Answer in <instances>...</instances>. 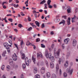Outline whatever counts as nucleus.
<instances>
[{
  "label": "nucleus",
  "mask_w": 78,
  "mask_h": 78,
  "mask_svg": "<svg viewBox=\"0 0 78 78\" xmlns=\"http://www.w3.org/2000/svg\"><path fill=\"white\" fill-rule=\"evenodd\" d=\"M56 72H58L59 69V65H58V64H56Z\"/></svg>",
  "instance_id": "nucleus-19"
},
{
  "label": "nucleus",
  "mask_w": 78,
  "mask_h": 78,
  "mask_svg": "<svg viewBox=\"0 0 78 78\" xmlns=\"http://www.w3.org/2000/svg\"><path fill=\"white\" fill-rule=\"evenodd\" d=\"M18 26L19 27L21 28L22 27V25L21 24H18Z\"/></svg>",
  "instance_id": "nucleus-51"
},
{
  "label": "nucleus",
  "mask_w": 78,
  "mask_h": 78,
  "mask_svg": "<svg viewBox=\"0 0 78 78\" xmlns=\"http://www.w3.org/2000/svg\"><path fill=\"white\" fill-rule=\"evenodd\" d=\"M6 54V51H5L4 52L2 53V56L4 57L5 56V54Z\"/></svg>",
  "instance_id": "nucleus-20"
},
{
  "label": "nucleus",
  "mask_w": 78,
  "mask_h": 78,
  "mask_svg": "<svg viewBox=\"0 0 78 78\" xmlns=\"http://www.w3.org/2000/svg\"><path fill=\"white\" fill-rule=\"evenodd\" d=\"M32 59L33 62H34V64H35V62H36V58H34V57L33 56L32 57Z\"/></svg>",
  "instance_id": "nucleus-16"
},
{
  "label": "nucleus",
  "mask_w": 78,
  "mask_h": 78,
  "mask_svg": "<svg viewBox=\"0 0 78 78\" xmlns=\"http://www.w3.org/2000/svg\"><path fill=\"white\" fill-rule=\"evenodd\" d=\"M69 39L68 38H67L64 40V42L65 43H67L69 41Z\"/></svg>",
  "instance_id": "nucleus-13"
},
{
  "label": "nucleus",
  "mask_w": 78,
  "mask_h": 78,
  "mask_svg": "<svg viewBox=\"0 0 78 78\" xmlns=\"http://www.w3.org/2000/svg\"><path fill=\"white\" fill-rule=\"evenodd\" d=\"M70 20L71 18H70V17L68 18L67 21V24L68 25H70Z\"/></svg>",
  "instance_id": "nucleus-10"
},
{
  "label": "nucleus",
  "mask_w": 78,
  "mask_h": 78,
  "mask_svg": "<svg viewBox=\"0 0 78 78\" xmlns=\"http://www.w3.org/2000/svg\"><path fill=\"white\" fill-rule=\"evenodd\" d=\"M48 8L49 9H52L53 8V7L52 6V5H50V4L49 5V6H48Z\"/></svg>",
  "instance_id": "nucleus-48"
},
{
  "label": "nucleus",
  "mask_w": 78,
  "mask_h": 78,
  "mask_svg": "<svg viewBox=\"0 0 78 78\" xmlns=\"http://www.w3.org/2000/svg\"><path fill=\"white\" fill-rule=\"evenodd\" d=\"M50 66L51 68H53L54 67V64L52 62H51L50 63Z\"/></svg>",
  "instance_id": "nucleus-15"
},
{
  "label": "nucleus",
  "mask_w": 78,
  "mask_h": 78,
  "mask_svg": "<svg viewBox=\"0 0 78 78\" xmlns=\"http://www.w3.org/2000/svg\"><path fill=\"white\" fill-rule=\"evenodd\" d=\"M32 27H29V28H28L27 29V30H28L29 31H30L31 30H32Z\"/></svg>",
  "instance_id": "nucleus-42"
},
{
  "label": "nucleus",
  "mask_w": 78,
  "mask_h": 78,
  "mask_svg": "<svg viewBox=\"0 0 78 78\" xmlns=\"http://www.w3.org/2000/svg\"><path fill=\"white\" fill-rule=\"evenodd\" d=\"M33 13H37V12L36 10H34L33 12Z\"/></svg>",
  "instance_id": "nucleus-55"
},
{
  "label": "nucleus",
  "mask_w": 78,
  "mask_h": 78,
  "mask_svg": "<svg viewBox=\"0 0 78 78\" xmlns=\"http://www.w3.org/2000/svg\"><path fill=\"white\" fill-rule=\"evenodd\" d=\"M1 78H6V76H5V75H3L2 76Z\"/></svg>",
  "instance_id": "nucleus-61"
},
{
  "label": "nucleus",
  "mask_w": 78,
  "mask_h": 78,
  "mask_svg": "<svg viewBox=\"0 0 78 78\" xmlns=\"http://www.w3.org/2000/svg\"><path fill=\"white\" fill-rule=\"evenodd\" d=\"M30 24L31 25L32 27H34V28L35 27H37V26H36V25H34V23H30Z\"/></svg>",
  "instance_id": "nucleus-18"
},
{
  "label": "nucleus",
  "mask_w": 78,
  "mask_h": 78,
  "mask_svg": "<svg viewBox=\"0 0 78 78\" xmlns=\"http://www.w3.org/2000/svg\"><path fill=\"white\" fill-rule=\"evenodd\" d=\"M45 63H46V65L47 66V67H48V61H45Z\"/></svg>",
  "instance_id": "nucleus-36"
},
{
  "label": "nucleus",
  "mask_w": 78,
  "mask_h": 78,
  "mask_svg": "<svg viewBox=\"0 0 78 78\" xmlns=\"http://www.w3.org/2000/svg\"><path fill=\"white\" fill-rule=\"evenodd\" d=\"M46 76L48 78H49L51 76V74L50 72H47L46 73Z\"/></svg>",
  "instance_id": "nucleus-23"
},
{
  "label": "nucleus",
  "mask_w": 78,
  "mask_h": 78,
  "mask_svg": "<svg viewBox=\"0 0 78 78\" xmlns=\"http://www.w3.org/2000/svg\"><path fill=\"white\" fill-rule=\"evenodd\" d=\"M56 48H54V55H56Z\"/></svg>",
  "instance_id": "nucleus-37"
},
{
  "label": "nucleus",
  "mask_w": 78,
  "mask_h": 78,
  "mask_svg": "<svg viewBox=\"0 0 78 78\" xmlns=\"http://www.w3.org/2000/svg\"><path fill=\"white\" fill-rule=\"evenodd\" d=\"M52 77L53 78H56V75L55 73H53L52 75Z\"/></svg>",
  "instance_id": "nucleus-28"
},
{
  "label": "nucleus",
  "mask_w": 78,
  "mask_h": 78,
  "mask_svg": "<svg viewBox=\"0 0 78 78\" xmlns=\"http://www.w3.org/2000/svg\"><path fill=\"white\" fill-rule=\"evenodd\" d=\"M27 59H28V58H26V59H25V63L26 64V65L27 66H29V64H27V62H26V60ZM31 59H29V60L28 61H27V62H28V63H31Z\"/></svg>",
  "instance_id": "nucleus-6"
},
{
  "label": "nucleus",
  "mask_w": 78,
  "mask_h": 78,
  "mask_svg": "<svg viewBox=\"0 0 78 78\" xmlns=\"http://www.w3.org/2000/svg\"><path fill=\"white\" fill-rule=\"evenodd\" d=\"M61 51V49H58V51H56L55 55V58H59V55Z\"/></svg>",
  "instance_id": "nucleus-2"
},
{
  "label": "nucleus",
  "mask_w": 78,
  "mask_h": 78,
  "mask_svg": "<svg viewBox=\"0 0 78 78\" xmlns=\"http://www.w3.org/2000/svg\"><path fill=\"white\" fill-rule=\"evenodd\" d=\"M14 44L15 46V47H16V48H17V50H18L19 48H18L17 44H16V43H14Z\"/></svg>",
  "instance_id": "nucleus-38"
},
{
  "label": "nucleus",
  "mask_w": 78,
  "mask_h": 78,
  "mask_svg": "<svg viewBox=\"0 0 78 78\" xmlns=\"http://www.w3.org/2000/svg\"><path fill=\"white\" fill-rule=\"evenodd\" d=\"M35 78H40V76L39 75L37 74L36 75H35Z\"/></svg>",
  "instance_id": "nucleus-33"
},
{
  "label": "nucleus",
  "mask_w": 78,
  "mask_h": 78,
  "mask_svg": "<svg viewBox=\"0 0 78 78\" xmlns=\"http://www.w3.org/2000/svg\"><path fill=\"white\" fill-rule=\"evenodd\" d=\"M13 66V67H15V65L13 63V60L12 59H10V65Z\"/></svg>",
  "instance_id": "nucleus-12"
},
{
  "label": "nucleus",
  "mask_w": 78,
  "mask_h": 78,
  "mask_svg": "<svg viewBox=\"0 0 78 78\" xmlns=\"http://www.w3.org/2000/svg\"><path fill=\"white\" fill-rule=\"evenodd\" d=\"M10 66L9 65H7L6 67V69L7 70H8V71H9V68L10 67Z\"/></svg>",
  "instance_id": "nucleus-34"
},
{
  "label": "nucleus",
  "mask_w": 78,
  "mask_h": 78,
  "mask_svg": "<svg viewBox=\"0 0 78 78\" xmlns=\"http://www.w3.org/2000/svg\"><path fill=\"white\" fill-rule=\"evenodd\" d=\"M73 69H72L70 70V69L67 68L66 70V71L68 73H69V74H70V75H72L73 72Z\"/></svg>",
  "instance_id": "nucleus-5"
},
{
  "label": "nucleus",
  "mask_w": 78,
  "mask_h": 78,
  "mask_svg": "<svg viewBox=\"0 0 78 78\" xmlns=\"http://www.w3.org/2000/svg\"><path fill=\"white\" fill-rule=\"evenodd\" d=\"M46 1L45 0H43L41 2H40V4H41V5H42V4H44V3H45Z\"/></svg>",
  "instance_id": "nucleus-31"
},
{
  "label": "nucleus",
  "mask_w": 78,
  "mask_h": 78,
  "mask_svg": "<svg viewBox=\"0 0 78 78\" xmlns=\"http://www.w3.org/2000/svg\"><path fill=\"white\" fill-rule=\"evenodd\" d=\"M21 15L22 16H25V14H24V13H23V12H21Z\"/></svg>",
  "instance_id": "nucleus-53"
},
{
  "label": "nucleus",
  "mask_w": 78,
  "mask_h": 78,
  "mask_svg": "<svg viewBox=\"0 0 78 78\" xmlns=\"http://www.w3.org/2000/svg\"><path fill=\"white\" fill-rule=\"evenodd\" d=\"M58 61H59V64H61V61H62V59L61 60V59H60V58Z\"/></svg>",
  "instance_id": "nucleus-46"
},
{
  "label": "nucleus",
  "mask_w": 78,
  "mask_h": 78,
  "mask_svg": "<svg viewBox=\"0 0 78 78\" xmlns=\"http://www.w3.org/2000/svg\"><path fill=\"white\" fill-rule=\"evenodd\" d=\"M29 2V0H27L26 2H25V4H27V3H28V2Z\"/></svg>",
  "instance_id": "nucleus-64"
},
{
  "label": "nucleus",
  "mask_w": 78,
  "mask_h": 78,
  "mask_svg": "<svg viewBox=\"0 0 78 78\" xmlns=\"http://www.w3.org/2000/svg\"><path fill=\"white\" fill-rule=\"evenodd\" d=\"M54 20L55 23H58L59 22V19H54Z\"/></svg>",
  "instance_id": "nucleus-30"
},
{
  "label": "nucleus",
  "mask_w": 78,
  "mask_h": 78,
  "mask_svg": "<svg viewBox=\"0 0 78 78\" xmlns=\"http://www.w3.org/2000/svg\"><path fill=\"white\" fill-rule=\"evenodd\" d=\"M3 44L4 47H6V49H7L8 52V53H9L10 52V49H9L10 45H9L8 44L6 43H4Z\"/></svg>",
  "instance_id": "nucleus-1"
},
{
  "label": "nucleus",
  "mask_w": 78,
  "mask_h": 78,
  "mask_svg": "<svg viewBox=\"0 0 78 78\" xmlns=\"http://www.w3.org/2000/svg\"><path fill=\"white\" fill-rule=\"evenodd\" d=\"M4 69H5V65H2V67L1 69H2V70H4Z\"/></svg>",
  "instance_id": "nucleus-41"
},
{
  "label": "nucleus",
  "mask_w": 78,
  "mask_h": 78,
  "mask_svg": "<svg viewBox=\"0 0 78 78\" xmlns=\"http://www.w3.org/2000/svg\"><path fill=\"white\" fill-rule=\"evenodd\" d=\"M39 12H43V10H42V9H40V10H39Z\"/></svg>",
  "instance_id": "nucleus-58"
},
{
  "label": "nucleus",
  "mask_w": 78,
  "mask_h": 78,
  "mask_svg": "<svg viewBox=\"0 0 78 78\" xmlns=\"http://www.w3.org/2000/svg\"><path fill=\"white\" fill-rule=\"evenodd\" d=\"M45 67H42L41 69V73H45Z\"/></svg>",
  "instance_id": "nucleus-9"
},
{
  "label": "nucleus",
  "mask_w": 78,
  "mask_h": 78,
  "mask_svg": "<svg viewBox=\"0 0 78 78\" xmlns=\"http://www.w3.org/2000/svg\"><path fill=\"white\" fill-rule=\"evenodd\" d=\"M21 78H24L23 75V74H22V75H21Z\"/></svg>",
  "instance_id": "nucleus-59"
},
{
  "label": "nucleus",
  "mask_w": 78,
  "mask_h": 78,
  "mask_svg": "<svg viewBox=\"0 0 78 78\" xmlns=\"http://www.w3.org/2000/svg\"><path fill=\"white\" fill-rule=\"evenodd\" d=\"M21 55L22 56V58L23 59H24L25 58V55L24 53H21Z\"/></svg>",
  "instance_id": "nucleus-21"
},
{
  "label": "nucleus",
  "mask_w": 78,
  "mask_h": 78,
  "mask_svg": "<svg viewBox=\"0 0 78 78\" xmlns=\"http://www.w3.org/2000/svg\"><path fill=\"white\" fill-rule=\"evenodd\" d=\"M32 43H30L29 41H28L26 42V45H31Z\"/></svg>",
  "instance_id": "nucleus-26"
},
{
  "label": "nucleus",
  "mask_w": 78,
  "mask_h": 78,
  "mask_svg": "<svg viewBox=\"0 0 78 78\" xmlns=\"http://www.w3.org/2000/svg\"><path fill=\"white\" fill-rule=\"evenodd\" d=\"M12 57L14 61H16L17 60V56L16 53H14V55H12Z\"/></svg>",
  "instance_id": "nucleus-4"
},
{
  "label": "nucleus",
  "mask_w": 78,
  "mask_h": 78,
  "mask_svg": "<svg viewBox=\"0 0 78 78\" xmlns=\"http://www.w3.org/2000/svg\"><path fill=\"white\" fill-rule=\"evenodd\" d=\"M44 13H45V14H47V10H44Z\"/></svg>",
  "instance_id": "nucleus-62"
},
{
  "label": "nucleus",
  "mask_w": 78,
  "mask_h": 78,
  "mask_svg": "<svg viewBox=\"0 0 78 78\" xmlns=\"http://www.w3.org/2000/svg\"><path fill=\"white\" fill-rule=\"evenodd\" d=\"M63 75H64V76H67V74L65 72L64 73Z\"/></svg>",
  "instance_id": "nucleus-50"
},
{
  "label": "nucleus",
  "mask_w": 78,
  "mask_h": 78,
  "mask_svg": "<svg viewBox=\"0 0 78 78\" xmlns=\"http://www.w3.org/2000/svg\"><path fill=\"white\" fill-rule=\"evenodd\" d=\"M51 35H53V34H54V32L53 31H52L51 32Z\"/></svg>",
  "instance_id": "nucleus-60"
},
{
  "label": "nucleus",
  "mask_w": 78,
  "mask_h": 78,
  "mask_svg": "<svg viewBox=\"0 0 78 78\" xmlns=\"http://www.w3.org/2000/svg\"><path fill=\"white\" fill-rule=\"evenodd\" d=\"M67 12L68 13H70L71 12V7H69V6H67Z\"/></svg>",
  "instance_id": "nucleus-8"
},
{
  "label": "nucleus",
  "mask_w": 78,
  "mask_h": 78,
  "mask_svg": "<svg viewBox=\"0 0 78 78\" xmlns=\"http://www.w3.org/2000/svg\"><path fill=\"white\" fill-rule=\"evenodd\" d=\"M62 18H64L65 20H66L67 19L66 16H63Z\"/></svg>",
  "instance_id": "nucleus-45"
},
{
  "label": "nucleus",
  "mask_w": 78,
  "mask_h": 78,
  "mask_svg": "<svg viewBox=\"0 0 78 78\" xmlns=\"http://www.w3.org/2000/svg\"><path fill=\"white\" fill-rule=\"evenodd\" d=\"M76 40H73V45L74 46H76Z\"/></svg>",
  "instance_id": "nucleus-22"
},
{
  "label": "nucleus",
  "mask_w": 78,
  "mask_h": 78,
  "mask_svg": "<svg viewBox=\"0 0 78 78\" xmlns=\"http://www.w3.org/2000/svg\"><path fill=\"white\" fill-rule=\"evenodd\" d=\"M35 22L36 26H38V27H40V23H39L38 21H36Z\"/></svg>",
  "instance_id": "nucleus-17"
},
{
  "label": "nucleus",
  "mask_w": 78,
  "mask_h": 78,
  "mask_svg": "<svg viewBox=\"0 0 78 78\" xmlns=\"http://www.w3.org/2000/svg\"><path fill=\"white\" fill-rule=\"evenodd\" d=\"M51 60L52 62H54L55 61V58L53 56L51 57Z\"/></svg>",
  "instance_id": "nucleus-29"
},
{
  "label": "nucleus",
  "mask_w": 78,
  "mask_h": 78,
  "mask_svg": "<svg viewBox=\"0 0 78 78\" xmlns=\"http://www.w3.org/2000/svg\"><path fill=\"white\" fill-rule=\"evenodd\" d=\"M41 27V28H44V27H45V25H44V23H43L42 24Z\"/></svg>",
  "instance_id": "nucleus-35"
},
{
  "label": "nucleus",
  "mask_w": 78,
  "mask_h": 78,
  "mask_svg": "<svg viewBox=\"0 0 78 78\" xmlns=\"http://www.w3.org/2000/svg\"><path fill=\"white\" fill-rule=\"evenodd\" d=\"M65 20H62V21H61V22H60L59 24H63V25H64V24H65Z\"/></svg>",
  "instance_id": "nucleus-24"
},
{
  "label": "nucleus",
  "mask_w": 78,
  "mask_h": 78,
  "mask_svg": "<svg viewBox=\"0 0 78 78\" xmlns=\"http://www.w3.org/2000/svg\"><path fill=\"white\" fill-rule=\"evenodd\" d=\"M23 67L24 69H25L26 67V64H23Z\"/></svg>",
  "instance_id": "nucleus-39"
},
{
  "label": "nucleus",
  "mask_w": 78,
  "mask_h": 78,
  "mask_svg": "<svg viewBox=\"0 0 78 78\" xmlns=\"http://www.w3.org/2000/svg\"><path fill=\"white\" fill-rule=\"evenodd\" d=\"M37 72V69L36 67H34V73H36Z\"/></svg>",
  "instance_id": "nucleus-14"
},
{
  "label": "nucleus",
  "mask_w": 78,
  "mask_h": 78,
  "mask_svg": "<svg viewBox=\"0 0 78 78\" xmlns=\"http://www.w3.org/2000/svg\"><path fill=\"white\" fill-rule=\"evenodd\" d=\"M13 6L15 8H17L19 6V4H17V5L16 4H14Z\"/></svg>",
  "instance_id": "nucleus-32"
},
{
  "label": "nucleus",
  "mask_w": 78,
  "mask_h": 78,
  "mask_svg": "<svg viewBox=\"0 0 78 78\" xmlns=\"http://www.w3.org/2000/svg\"><path fill=\"white\" fill-rule=\"evenodd\" d=\"M64 44H63L62 45V48H65V46H64Z\"/></svg>",
  "instance_id": "nucleus-56"
},
{
  "label": "nucleus",
  "mask_w": 78,
  "mask_h": 78,
  "mask_svg": "<svg viewBox=\"0 0 78 78\" xmlns=\"http://www.w3.org/2000/svg\"><path fill=\"white\" fill-rule=\"evenodd\" d=\"M59 73L60 75L62 74V70L61 69H59Z\"/></svg>",
  "instance_id": "nucleus-54"
},
{
  "label": "nucleus",
  "mask_w": 78,
  "mask_h": 78,
  "mask_svg": "<svg viewBox=\"0 0 78 78\" xmlns=\"http://www.w3.org/2000/svg\"><path fill=\"white\" fill-rule=\"evenodd\" d=\"M23 44V40H22L20 44L21 45H22V44Z\"/></svg>",
  "instance_id": "nucleus-52"
},
{
  "label": "nucleus",
  "mask_w": 78,
  "mask_h": 78,
  "mask_svg": "<svg viewBox=\"0 0 78 78\" xmlns=\"http://www.w3.org/2000/svg\"><path fill=\"white\" fill-rule=\"evenodd\" d=\"M45 56H46V58H49V59H50L51 58V54L49 53V54H48V51H46Z\"/></svg>",
  "instance_id": "nucleus-3"
},
{
  "label": "nucleus",
  "mask_w": 78,
  "mask_h": 78,
  "mask_svg": "<svg viewBox=\"0 0 78 78\" xmlns=\"http://www.w3.org/2000/svg\"><path fill=\"white\" fill-rule=\"evenodd\" d=\"M41 47L42 48H45V46L44 44H41Z\"/></svg>",
  "instance_id": "nucleus-43"
},
{
  "label": "nucleus",
  "mask_w": 78,
  "mask_h": 78,
  "mask_svg": "<svg viewBox=\"0 0 78 78\" xmlns=\"http://www.w3.org/2000/svg\"><path fill=\"white\" fill-rule=\"evenodd\" d=\"M70 55V52H68L67 53V57H68V56H69Z\"/></svg>",
  "instance_id": "nucleus-47"
},
{
  "label": "nucleus",
  "mask_w": 78,
  "mask_h": 78,
  "mask_svg": "<svg viewBox=\"0 0 78 78\" xmlns=\"http://www.w3.org/2000/svg\"><path fill=\"white\" fill-rule=\"evenodd\" d=\"M76 19H77V20H78V17L77 18L76 15H74V16L73 18H72V22L73 23L74 21V20H76Z\"/></svg>",
  "instance_id": "nucleus-11"
},
{
  "label": "nucleus",
  "mask_w": 78,
  "mask_h": 78,
  "mask_svg": "<svg viewBox=\"0 0 78 78\" xmlns=\"http://www.w3.org/2000/svg\"><path fill=\"white\" fill-rule=\"evenodd\" d=\"M42 55L41 52H39V53H37V58L38 59L40 58L39 57L41 58H42L43 57Z\"/></svg>",
  "instance_id": "nucleus-7"
},
{
  "label": "nucleus",
  "mask_w": 78,
  "mask_h": 78,
  "mask_svg": "<svg viewBox=\"0 0 78 78\" xmlns=\"http://www.w3.org/2000/svg\"><path fill=\"white\" fill-rule=\"evenodd\" d=\"M40 38H38L36 39V42H38V41H40Z\"/></svg>",
  "instance_id": "nucleus-40"
},
{
  "label": "nucleus",
  "mask_w": 78,
  "mask_h": 78,
  "mask_svg": "<svg viewBox=\"0 0 78 78\" xmlns=\"http://www.w3.org/2000/svg\"><path fill=\"white\" fill-rule=\"evenodd\" d=\"M53 6L55 8H57V6L56 4H54Z\"/></svg>",
  "instance_id": "nucleus-57"
},
{
  "label": "nucleus",
  "mask_w": 78,
  "mask_h": 78,
  "mask_svg": "<svg viewBox=\"0 0 78 78\" xmlns=\"http://www.w3.org/2000/svg\"><path fill=\"white\" fill-rule=\"evenodd\" d=\"M13 19H12V18H10V22L12 23V22H13Z\"/></svg>",
  "instance_id": "nucleus-63"
},
{
  "label": "nucleus",
  "mask_w": 78,
  "mask_h": 78,
  "mask_svg": "<svg viewBox=\"0 0 78 78\" xmlns=\"http://www.w3.org/2000/svg\"><path fill=\"white\" fill-rule=\"evenodd\" d=\"M68 66V61H66L65 64L64 66L65 67H67Z\"/></svg>",
  "instance_id": "nucleus-25"
},
{
  "label": "nucleus",
  "mask_w": 78,
  "mask_h": 78,
  "mask_svg": "<svg viewBox=\"0 0 78 78\" xmlns=\"http://www.w3.org/2000/svg\"><path fill=\"white\" fill-rule=\"evenodd\" d=\"M31 45H32V46H33V47H34V49H35V48H36V46H35V45H34V44H31Z\"/></svg>",
  "instance_id": "nucleus-44"
},
{
  "label": "nucleus",
  "mask_w": 78,
  "mask_h": 78,
  "mask_svg": "<svg viewBox=\"0 0 78 78\" xmlns=\"http://www.w3.org/2000/svg\"><path fill=\"white\" fill-rule=\"evenodd\" d=\"M51 1V0H48L47 1V4L48 5V6H49Z\"/></svg>",
  "instance_id": "nucleus-27"
},
{
  "label": "nucleus",
  "mask_w": 78,
  "mask_h": 78,
  "mask_svg": "<svg viewBox=\"0 0 78 78\" xmlns=\"http://www.w3.org/2000/svg\"><path fill=\"white\" fill-rule=\"evenodd\" d=\"M28 20L29 21H31V18L30 17H29V16H28Z\"/></svg>",
  "instance_id": "nucleus-49"
}]
</instances>
